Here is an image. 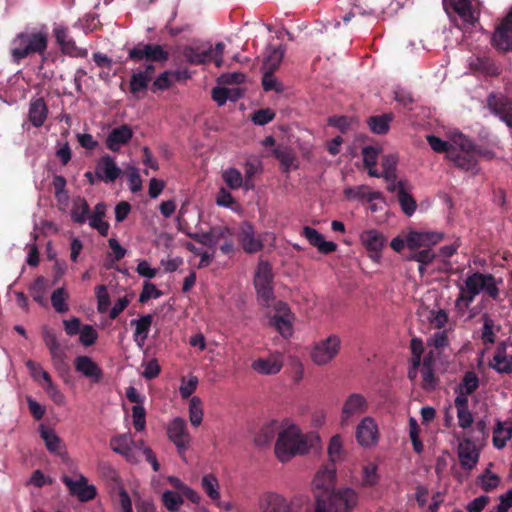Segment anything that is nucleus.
<instances>
[{
  "label": "nucleus",
  "mask_w": 512,
  "mask_h": 512,
  "mask_svg": "<svg viewBox=\"0 0 512 512\" xmlns=\"http://www.w3.org/2000/svg\"><path fill=\"white\" fill-rule=\"evenodd\" d=\"M368 408V400L364 395L360 393L350 394L343 403L340 424L342 426L349 425L357 417L365 414L368 411Z\"/></svg>",
  "instance_id": "6e6552de"
},
{
  "label": "nucleus",
  "mask_w": 512,
  "mask_h": 512,
  "mask_svg": "<svg viewBox=\"0 0 512 512\" xmlns=\"http://www.w3.org/2000/svg\"><path fill=\"white\" fill-rule=\"evenodd\" d=\"M79 334V341L86 347L93 345L98 338L97 331L91 325H84Z\"/></svg>",
  "instance_id": "bf43d9fd"
},
{
  "label": "nucleus",
  "mask_w": 512,
  "mask_h": 512,
  "mask_svg": "<svg viewBox=\"0 0 512 512\" xmlns=\"http://www.w3.org/2000/svg\"><path fill=\"white\" fill-rule=\"evenodd\" d=\"M96 296L98 301V311L100 313H105L110 305V296L107 292L106 286L99 285L97 287Z\"/></svg>",
  "instance_id": "774afa93"
},
{
  "label": "nucleus",
  "mask_w": 512,
  "mask_h": 512,
  "mask_svg": "<svg viewBox=\"0 0 512 512\" xmlns=\"http://www.w3.org/2000/svg\"><path fill=\"white\" fill-rule=\"evenodd\" d=\"M67 298L68 295L63 287L57 288L53 291L51 295V303L58 313H65L68 311V306L66 304Z\"/></svg>",
  "instance_id": "3c124183"
},
{
  "label": "nucleus",
  "mask_w": 512,
  "mask_h": 512,
  "mask_svg": "<svg viewBox=\"0 0 512 512\" xmlns=\"http://www.w3.org/2000/svg\"><path fill=\"white\" fill-rule=\"evenodd\" d=\"M443 234L438 232H410L407 235L406 243L410 249H417L422 246H430L438 243Z\"/></svg>",
  "instance_id": "c85d7f7f"
},
{
  "label": "nucleus",
  "mask_w": 512,
  "mask_h": 512,
  "mask_svg": "<svg viewBox=\"0 0 512 512\" xmlns=\"http://www.w3.org/2000/svg\"><path fill=\"white\" fill-rule=\"evenodd\" d=\"M487 107L492 114L499 117L512 128V99L502 93H491L487 98Z\"/></svg>",
  "instance_id": "9b49d317"
},
{
  "label": "nucleus",
  "mask_w": 512,
  "mask_h": 512,
  "mask_svg": "<svg viewBox=\"0 0 512 512\" xmlns=\"http://www.w3.org/2000/svg\"><path fill=\"white\" fill-rule=\"evenodd\" d=\"M421 374L423 378V387L425 389H434L437 380L432 366V356H425L422 362Z\"/></svg>",
  "instance_id": "79ce46f5"
},
{
  "label": "nucleus",
  "mask_w": 512,
  "mask_h": 512,
  "mask_svg": "<svg viewBox=\"0 0 512 512\" xmlns=\"http://www.w3.org/2000/svg\"><path fill=\"white\" fill-rule=\"evenodd\" d=\"M262 512H290L291 501L277 493H267L260 504Z\"/></svg>",
  "instance_id": "c756f323"
},
{
  "label": "nucleus",
  "mask_w": 512,
  "mask_h": 512,
  "mask_svg": "<svg viewBox=\"0 0 512 512\" xmlns=\"http://www.w3.org/2000/svg\"><path fill=\"white\" fill-rule=\"evenodd\" d=\"M379 152V148L374 146L363 147L361 153L363 156L364 166H376Z\"/></svg>",
  "instance_id": "69168bd1"
},
{
  "label": "nucleus",
  "mask_w": 512,
  "mask_h": 512,
  "mask_svg": "<svg viewBox=\"0 0 512 512\" xmlns=\"http://www.w3.org/2000/svg\"><path fill=\"white\" fill-rule=\"evenodd\" d=\"M483 327L481 339L485 344H494L496 341V331L500 330V326L498 325L495 330L494 320L490 317L489 314L484 313L482 315Z\"/></svg>",
  "instance_id": "ea45409f"
},
{
  "label": "nucleus",
  "mask_w": 512,
  "mask_h": 512,
  "mask_svg": "<svg viewBox=\"0 0 512 512\" xmlns=\"http://www.w3.org/2000/svg\"><path fill=\"white\" fill-rule=\"evenodd\" d=\"M149 83V78H146L144 75H142V73H133L129 83L130 92L134 95L135 98L140 99L141 97L139 94L148 89Z\"/></svg>",
  "instance_id": "c03bdc74"
},
{
  "label": "nucleus",
  "mask_w": 512,
  "mask_h": 512,
  "mask_svg": "<svg viewBox=\"0 0 512 512\" xmlns=\"http://www.w3.org/2000/svg\"><path fill=\"white\" fill-rule=\"evenodd\" d=\"M48 114V108L43 98L32 99L29 107V121L34 127H41Z\"/></svg>",
  "instance_id": "7c9ffc66"
},
{
  "label": "nucleus",
  "mask_w": 512,
  "mask_h": 512,
  "mask_svg": "<svg viewBox=\"0 0 512 512\" xmlns=\"http://www.w3.org/2000/svg\"><path fill=\"white\" fill-rule=\"evenodd\" d=\"M434 258L435 254L429 248L420 251H415L409 257L410 260H414L420 263L419 272L421 274L425 270L424 266L430 264L434 260Z\"/></svg>",
  "instance_id": "603ef678"
},
{
  "label": "nucleus",
  "mask_w": 512,
  "mask_h": 512,
  "mask_svg": "<svg viewBox=\"0 0 512 512\" xmlns=\"http://www.w3.org/2000/svg\"><path fill=\"white\" fill-rule=\"evenodd\" d=\"M302 235L307 239L310 245L316 247L318 251L323 254L332 253L337 249L336 243L326 241L321 233L310 226L303 227Z\"/></svg>",
  "instance_id": "cd10ccee"
},
{
  "label": "nucleus",
  "mask_w": 512,
  "mask_h": 512,
  "mask_svg": "<svg viewBox=\"0 0 512 512\" xmlns=\"http://www.w3.org/2000/svg\"><path fill=\"white\" fill-rule=\"evenodd\" d=\"M189 418L193 426H199L203 420L202 402L199 397H192L189 402Z\"/></svg>",
  "instance_id": "09e8293b"
},
{
  "label": "nucleus",
  "mask_w": 512,
  "mask_h": 512,
  "mask_svg": "<svg viewBox=\"0 0 512 512\" xmlns=\"http://www.w3.org/2000/svg\"><path fill=\"white\" fill-rule=\"evenodd\" d=\"M458 457L461 466L466 470H472L479 459V453L475 447V442L470 438H465L458 446Z\"/></svg>",
  "instance_id": "393cba45"
},
{
  "label": "nucleus",
  "mask_w": 512,
  "mask_h": 512,
  "mask_svg": "<svg viewBox=\"0 0 512 512\" xmlns=\"http://www.w3.org/2000/svg\"><path fill=\"white\" fill-rule=\"evenodd\" d=\"M284 52L280 47L268 46L263 60L262 70L276 71L283 59Z\"/></svg>",
  "instance_id": "4c0bfd02"
},
{
  "label": "nucleus",
  "mask_w": 512,
  "mask_h": 512,
  "mask_svg": "<svg viewBox=\"0 0 512 512\" xmlns=\"http://www.w3.org/2000/svg\"><path fill=\"white\" fill-rule=\"evenodd\" d=\"M278 427L277 421L265 423L256 434L255 443L258 446H265L271 443L278 431Z\"/></svg>",
  "instance_id": "58836bf2"
},
{
  "label": "nucleus",
  "mask_w": 512,
  "mask_h": 512,
  "mask_svg": "<svg viewBox=\"0 0 512 512\" xmlns=\"http://www.w3.org/2000/svg\"><path fill=\"white\" fill-rule=\"evenodd\" d=\"M479 387V378L473 371H467L460 384L456 387L455 392L458 394L457 397L468 398L469 395L473 394Z\"/></svg>",
  "instance_id": "72a5a7b5"
},
{
  "label": "nucleus",
  "mask_w": 512,
  "mask_h": 512,
  "mask_svg": "<svg viewBox=\"0 0 512 512\" xmlns=\"http://www.w3.org/2000/svg\"><path fill=\"white\" fill-rule=\"evenodd\" d=\"M63 483L67 486L70 493L76 496L81 502H88L96 497L95 486L89 485L85 476L81 475L79 480L74 481L68 476H64Z\"/></svg>",
  "instance_id": "2eb2a0df"
},
{
  "label": "nucleus",
  "mask_w": 512,
  "mask_h": 512,
  "mask_svg": "<svg viewBox=\"0 0 512 512\" xmlns=\"http://www.w3.org/2000/svg\"><path fill=\"white\" fill-rule=\"evenodd\" d=\"M272 268L267 262H260L255 276L254 286L260 303L269 307L274 300Z\"/></svg>",
  "instance_id": "423d86ee"
},
{
  "label": "nucleus",
  "mask_w": 512,
  "mask_h": 512,
  "mask_svg": "<svg viewBox=\"0 0 512 512\" xmlns=\"http://www.w3.org/2000/svg\"><path fill=\"white\" fill-rule=\"evenodd\" d=\"M447 12L451 9L463 22L474 25L478 20V13L470 0H443Z\"/></svg>",
  "instance_id": "6ab92c4d"
},
{
  "label": "nucleus",
  "mask_w": 512,
  "mask_h": 512,
  "mask_svg": "<svg viewBox=\"0 0 512 512\" xmlns=\"http://www.w3.org/2000/svg\"><path fill=\"white\" fill-rule=\"evenodd\" d=\"M133 425L137 431H142L146 426V410L142 405H133L132 407Z\"/></svg>",
  "instance_id": "6e6d98bb"
},
{
  "label": "nucleus",
  "mask_w": 512,
  "mask_h": 512,
  "mask_svg": "<svg viewBox=\"0 0 512 512\" xmlns=\"http://www.w3.org/2000/svg\"><path fill=\"white\" fill-rule=\"evenodd\" d=\"M274 117H275V113L272 109H270V108L259 109V110L255 111L254 114L252 115V121L256 125L263 126V125H266L267 123L271 122L274 119Z\"/></svg>",
  "instance_id": "680f3d73"
},
{
  "label": "nucleus",
  "mask_w": 512,
  "mask_h": 512,
  "mask_svg": "<svg viewBox=\"0 0 512 512\" xmlns=\"http://www.w3.org/2000/svg\"><path fill=\"white\" fill-rule=\"evenodd\" d=\"M183 502L181 494L177 492L165 490L162 494V503L170 512L178 511Z\"/></svg>",
  "instance_id": "49530a36"
},
{
  "label": "nucleus",
  "mask_w": 512,
  "mask_h": 512,
  "mask_svg": "<svg viewBox=\"0 0 512 512\" xmlns=\"http://www.w3.org/2000/svg\"><path fill=\"white\" fill-rule=\"evenodd\" d=\"M262 86L265 91H276L281 92L283 90L282 85L274 77V71L262 70Z\"/></svg>",
  "instance_id": "4d7b16f0"
},
{
  "label": "nucleus",
  "mask_w": 512,
  "mask_h": 512,
  "mask_svg": "<svg viewBox=\"0 0 512 512\" xmlns=\"http://www.w3.org/2000/svg\"><path fill=\"white\" fill-rule=\"evenodd\" d=\"M90 217V208L83 197H77L73 201V207L71 210V218L77 224H83L87 218Z\"/></svg>",
  "instance_id": "e433bc0d"
},
{
  "label": "nucleus",
  "mask_w": 512,
  "mask_h": 512,
  "mask_svg": "<svg viewBox=\"0 0 512 512\" xmlns=\"http://www.w3.org/2000/svg\"><path fill=\"white\" fill-rule=\"evenodd\" d=\"M172 85L171 73L165 71L161 73L152 83L150 89L152 92L163 91Z\"/></svg>",
  "instance_id": "e2e57ef3"
},
{
  "label": "nucleus",
  "mask_w": 512,
  "mask_h": 512,
  "mask_svg": "<svg viewBox=\"0 0 512 512\" xmlns=\"http://www.w3.org/2000/svg\"><path fill=\"white\" fill-rule=\"evenodd\" d=\"M128 58L135 62H165L169 58L167 51L159 44L138 43L128 51Z\"/></svg>",
  "instance_id": "1a4fd4ad"
},
{
  "label": "nucleus",
  "mask_w": 512,
  "mask_h": 512,
  "mask_svg": "<svg viewBox=\"0 0 512 512\" xmlns=\"http://www.w3.org/2000/svg\"><path fill=\"white\" fill-rule=\"evenodd\" d=\"M316 494L314 512H351L358 502L357 493L350 488L330 491L327 488ZM290 512H313L311 505L299 498L291 500Z\"/></svg>",
  "instance_id": "f257e3e1"
},
{
  "label": "nucleus",
  "mask_w": 512,
  "mask_h": 512,
  "mask_svg": "<svg viewBox=\"0 0 512 512\" xmlns=\"http://www.w3.org/2000/svg\"><path fill=\"white\" fill-rule=\"evenodd\" d=\"M48 34L45 31L21 32L12 41L11 55L15 62L32 54L42 55L47 50Z\"/></svg>",
  "instance_id": "20e7f679"
},
{
  "label": "nucleus",
  "mask_w": 512,
  "mask_h": 512,
  "mask_svg": "<svg viewBox=\"0 0 512 512\" xmlns=\"http://www.w3.org/2000/svg\"><path fill=\"white\" fill-rule=\"evenodd\" d=\"M493 433V445L497 449H502L505 447L507 441L512 437V428L504 427L501 421H497Z\"/></svg>",
  "instance_id": "37998d69"
},
{
  "label": "nucleus",
  "mask_w": 512,
  "mask_h": 512,
  "mask_svg": "<svg viewBox=\"0 0 512 512\" xmlns=\"http://www.w3.org/2000/svg\"><path fill=\"white\" fill-rule=\"evenodd\" d=\"M427 142L435 152L445 153L446 158H448V152L455 147L451 143L444 141L441 138L434 135H428Z\"/></svg>",
  "instance_id": "5fc2aeb1"
},
{
  "label": "nucleus",
  "mask_w": 512,
  "mask_h": 512,
  "mask_svg": "<svg viewBox=\"0 0 512 512\" xmlns=\"http://www.w3.org/2000/svg\"><path fill=\"white\" fill-rule=\"evenodd\" d=\"M492 44L499 50H512V9L496 27Z\"/></svg>",
  "instance_id": "f8f14e48"
},
{
  "label": "nucleus",
  "mask_w": 512,
  "mask_h": 512,
  "mask_svg": "<svg viewBox=\"0 0 512 512\" xmlns=\"http://www.w3.org/2000/svg\"><path fill=\"white\" fill-rule=\"evenodd\" d=\"M167 435L176 446L179 456L186 461V451L191 441L186 421L180 417L173 419L167 427Z\"/></svg>",
  "instance_id": "9d476101"
},
{
  "label": "nucleus",
  "mask_w": 512,
  "mask_h": 512,
  "mask_svg": "<svg viewBox=\"0 0 512 512\" xmlns=\"http://www.w3.org/2000/svg\"><path fill=\"white\" fill-rule=\"evenodd\" d=\"M378 482L377 467L374 464H369L363 468L362 485L372 487Z\"/></svg>",
  "instance_id": "052dcab7"
},
{
  "label": "nucleus",
  "mask_w": 512,
  "mask_h": 512,
  "mask_svg": "<svg viewBox=\"0 0 512 512\" xmlns=\"http://www.w3.org/2000/svg\"><path fill=\"white\" fill-rule=\"evenodd\" d=\"M507 341L498 343L495 354L489 362V367L500 374L512 373V355L507 354Z\"/></svg>",
  "instance_id": "412c9836"
},
{
  "label": "nucleus",
  "mask_w": 512,
  "mask_h": 512,
  "mask_svg": "<svg viewBox=\"0 0 512 512\" xmlns=\"http://www.w3.org/2000/svg\"><path fill=\"white\" fill-rule=\"evenodd\" d=\"M95 175L98 180L110 183L121 175V169L116 165L113 157L104 155L97 162Z\"/></svg>",
  "instance_id": "aec40b11"
},
{
  "label": "nucleus",
  "mask_w": 512,
  "mask_h": 512,
  "mask_svg": "<svg viewBox=\"0 0 512 512\" xmlns=\"http://www.w3.org/2000/svg\"><path fill=\"white\" fill-rule=\"evenodd\" d=\"M134 444L133 439L130 434H118L113 436L110 439V447L111 449L123 457L128 462H136V457L134 455L132 445Z\"/></svg>",
  "instance_id": "bb28decb"
},
{
  "label": "nucleus",
  "mask_w": 512,
  "mask_h": 512,
  "mask_svg": "<svg viewBox=\"0 0 512 512\" xmlns=\"http://www.w3.org/2000/svg\"><path fill=\"white\" fill-rule=\"evenodd\" d=\"M397 198L403 213L408 217L412 216L417 208V203L413 196L406 189H400Z\"/></svg>",
  "instance_id": "a18cd8bd"
},
{
  "label": "nucleus",
  "mask_w": 512,
  "mask_h": 512,
  "mask_svg": "<svg viewBox=\"0 0 512 512\" xmlns=\"http://www.w3.org/2000/svg\"><path fill=\"white\" fill-rule=\"evenodd\" d=\"M410 349L412 353L411 363L413 369L417 370L421 365V358L424 352L423 341L420 338H413L410 343Z\"/></svg>",
  "instance_id": "864d4df0"
},
{
  "label": "nucleus",
  "mask_w": 512,
  "mask_h": 512,
  "mask_svg": "<svg viewBox=\"0 0 512 512\" xmlns=\"http://www.w3.org/2000/svg\"><path fill=\"white\" fill-rule=\"evenodd\" d=\"M454 405L457 410V419L459 427L467 429L471 427L473 423V415L469 410L468 398L456 397Z\"/></svg>",
  "instance_id": "473e14b6"
},
{
  "label": "nucleus",
  "mask_w": 512,
  "mask_h": 512,
  "mask_svg": "<svg viewBox=\"0 0 512 512\" xmlns=\"http://www.w3.org/2000/svg\"><path fill=\"white\" fill-rule=\"evenodd\" d=\"M152 322L153 316L151 314H146L141 316L139 319L131 320L130 324L135 326L134 340L139 346H142L145 343Z\"/></svg>",
  "instance_id": "2f4dec72"
},
{
  "label": "nucleus",
  "mask_w": 512,
  "mask_h": 512,
  "mask_svg": "<svg viewBox=\"0 0 512 512\" xmlns=\"http://www.w3.org/2000/svg\"><path fill=\"white\" fill-rule=\"evenodd\" d=\"M75 370L87 378L92 384H98L103 380V370L89 356L81 355L74 359Z\"/></svg>",
  "instance_id": "ddd939ff"
},
{
  "label": "nucleus",
  "mask_w": 512,
  "mask_h": 512,
  "mask_svg": "<svg viewBox=\"0 0 512 512\" xmlns=\"http://www.w3.org/2000/svg\"><path fill=\"white\" fill-rule=\"evenodd\" d=\"M483 293L482 302L485 296L494 300L501 301L500 289L494 275L475 271L468 273L463 284L459 285V294L455 300V306L459 311L467 310L475 298Z\"/></svg>",
  "instance_id": "f03ea898"
},
{
  "label": "nucleus",
  "mask_w": 512,
  "mask_h": 512,
  "mask_svg": "<svg viewBox=\"0 0 512 512\" xmlns=\"http://www.w3.org/2000/svg\"><path fill=\"white\" fill-rule=\"evenodd\" d=\"M328 455L332 462L331 465L324 467L318 471L314 480L317 488H329L335 477V466L334 463L340 461L343 458V447L342 439L340 435H334L328 445Z\"/></svg>",
  "instance_id": "39448f33"
},
{
  "label": "nucleus",
  "mask_w": 512,
  "mask_h": 512,
  "mask_svg": "<svg viewBox=\"0 0 512 512\" xmlns=\"http://www.w3.org/2000/svg\"><path fill=\"white\" fill-rule=\"evenodd\" d=\"M393 118L392 113L370 116L367 119V125L373 133L383 135L389 131Z\"/></svg>",
  "instance_id": "f704fd0d"
},
{
  "label": "nucleus",
  "mask_w": 512,
  "mask_h": 512,
  "mask_svg": "<svg viewBox=\"0 0 512 512\" xmlns=\"http://www.w3.org/2000/svg\"><path fill=\"white\" fill-rule=\"evenodd\" d=\"M340 347V337L336 334H331L314 344L311 351V359L318 366L326 365L338 355Z\"/></svg>",
  "instance_id": "0eeeda50"
},
{
  "label": "nucleus",
  "mask_w": 512,
  "mask_h": 512,
  "mask_svg": "<svg viewBox=\"0 0 512 512\" xmlns=\"http://www.w3.org/2000/svg\"><path fill=\"white\" fill-rule=\"evenodd\" d=\"M224 182L230 189L236 190L243 184V177L239 170L236 168H229L222 173Z\"/></svg>",
  "instance_id": "8fccbe9b"
},
{
  "label": "nucleus",
  "mask_w": 512,
  "mask_h": 512,
  "mask_svg": "<svg viewBox=\"0 0 512 512\" xmlns=\"http://www.w3.org/2000/svg\"><path fill=\"white\" fill-rule=\"evenodd\" d=\"M132 137V128L127 124H123L109 132L106 138V147L113 152H118L121 146L127 144Z\"/></svg>",
  "instance_id": "b1692460"
},
{
  "label": "nucleus",
  "mask_w": 512,
  "mask_h": 512,
  "mask_svg": "<svg viewBox=\"0 0 512 512\" xmlns=\"http://www.w3.org/2000/svg\"><path fill=\"white\" fill-rule=\"evenodd\" d=\"M447 159L463 171H472L473 173L478 171V159L474 157L473 150L459 151L457 147H454L448 152Z\"/></svg>",
  "instance_id": "5701e85b"
},
{
  "label": "nucleus",
  "mask_w": 512,
  "mask_h": 512,
  "mask_svg": "<svg viewBox=\"0 0 512 512\" xmlns=\"http://www.w3.org/2000/svg\"><path fill=\"white\" fill-rule=\"evenodd\" d=\"M40 435L44 440L45 446L49 452L57 455L61 454L65 445L52 429L45 428L43 425H41Z\"/></svg>",
  "instance_id": "c9c22d12"
},
{
  "label": "nucleus",
  "mask_w": 512,
  "mask_h": 512,
  "mask_svg": "<svg viewBox=\"0 0 512 512\" xmlns=\"http://www.w3.org/2000/svg\"><path fill=\"white\" fill-rule=\"evenodd\" d=\"M310 445L307 438L295 425L278 433L275 443V454L281 462H287L296 455H302L309 451Z\"/></svg>",
  "instance_id": "7ed1b4c3"
},
{
  "label": "nucleus",
  "mask_w": 512,
  "mask_h": 512,
  "mask_svg": "<svg viewBox=\"0 0 512 512\" xmlns=\"http://www.w3.org/2000/svg\"><path fill=\"white\" fill-rule=\"evenodd\" d=\"M356 440L363 447H371L378 441V426L372 417H365L356 427Z\"/></svg>",
  "instance_id": "dca6fc26"
},
{
  "label": "nucleus",
  "mask_w": 512,
  "mask_h": 512,
  "mask_svg": "<svg viewBox=\"0 0 512 512\" xmlns=\"http://www.w3.org/2000/svg\"><path fill=\"white\" fill-rule=\"evenodd\" d=\"M356 198L366 199L368 202L384 199L381 192L372 191L367 185H360L356 187Z\"/></svg>",
  "instance_id": "13d9d810"
},
{
  "label": "nucleus",
  "mask_w": 512,
  "mask_h": 512,
  "mask_svg": "<svg viewBox=\"0 0 512 512\" xmlns=\"http://www.w3.org/2000/svg\"><path fill=\"white\" fill-rule=\"evenodd\" d=\"M473 66L482 73L489 76L499 75V67L489 57H478Z\"/></svg>",
  "instance_id": "de8ad7c7"
},
{
  "label": "nucleus",
  "mask_w": 512,
  "mask_h": 512,
  "mask_svg": "<svg viewBox=\"0 0 512 512\" xmlns=\"http://www.w3.org/2000/svg\"><path fill=\"white\" fill-rule=\"evenodd\" d=\"M201 487L213 502L220 499L219 482L214 474L204 475L201 479Z\"/></svg>",
  "instance_id": "a19ab883"
},
{
  "label": "nucleus",
  "mask_w": 512,
  "mask_h": 512,
  "mask_svg": "<svg viewBox=\"0 0 512 512\" xmlns=\"http://www.w3.org/2000/svg\"><path fill=\"white\" fill-rule=\"evenodd\" d=\"M54 35L62 52L72 57H86L87 50L76 45L75 41L69 36L68 29L64 26L55 27Z\"/></svg>",
  "instance_id": "a211bd4d"
},
{
  "label": "nucleus",
  "mask_w": 512,
  "mask_h": 512,
  "mask_svg": "<svg viewBox=\"0 0 512 512\" xmlns=\"http://www.w3.org/2000/svg\"><path fill=\"white\" fill-rule=\"evenodd\" d=\"M161 295L162 292L153 283L145 282L139 296V302L146 303L150 298H159Z\"/></svg>",
  "instance_id": "338daca9"
},
{
  "label": "nucleus",
  "mask_w": 512,
  "mask_h": 512,
  "mask_svg": "<svg viewBox=\"0 0 512 512\" xmlns=\"http://www.w3.org/2000/svg\"><path fill=\"white\" fill-rule=\"evenodd\" d=\"M283 366V359L280 353L270 354L267 358H258L251 364L252 369L261 375H275Z\"/></svg>",
  "instance_id": "4be33fe9"
},
{
  "label": "nucleus",
  "mask_w": 512,
  "mask_h": 512,
  "mask_svg": "<svg viewBox=\"0 0 512 512\" xmlns=\"http://www.w3.org/2000/svg\"><path fill=\"white\" fill-rule=\"evenodd\" d=\"M275 315L271 318L270 324L284 337L289 338L293 333L291 312L288 305L283 301L275 304Z\"/></svg>",
  "instance_id": "4468645a"
},
{
  "label": "nucleus",
  "mask_w": 512,
  "mask_h": 512,
  "mask_svg": "<svg viewBox=\"0 0 512 512\" xmlns=\"http://www.w3.org/2000/svg\"><path fill=\"white\" fill-rule=\"evenodd\" d=\"M453 146L457 147V149L459 151H471L473 150L474 148V142L469 139L468 137H466L465 135H463L462 133H456L453 138H452V143H451Z\"/></svg>",
  "instance_id": "0e129e2a"
},
{
  "label": "nucleus",
  "mask_w": 512,
  "mask_h": 512,
  "mask_svg": "<svg viewBox=\"0 0 512 512\" xmlns=\"http://www.w3.org/2000/svg\"><path fill=\"white\" fill-rule=\"evenodd\" d=\"M239 241L247 253H256L262 250L263 243L255 237L254 227L249 222H244L240 227Z\"/></svg>",
  "instance_id": "a878e982"
},
{
  "label": "nucleus",
  "mask_w": 512,
  "mask_h": 512,
  "mask_svg": "<svg viewBox=\"0 0 512 512\" xmlns=\"http://www.w3.org/2000/svg\"><path fill=\"white\" fill-rule=\"evenodd\" d=\"M363 246L368 250L370 258L378 262L380 254L385 246V237L375 229L365 230L360 235Z\"/></svg>",
  "instance_id": "f3484780"
}]
</instances>
